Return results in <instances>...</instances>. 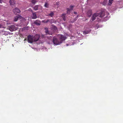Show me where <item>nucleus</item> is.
I'll return each mask as SVG.
<instances>
[{"label": "nucleus", "instance_id": "nucleus-1", "mask_svg": "<svg viewBox=\"0 0 123 123\" xmlns=\"http://www.w3.org/2000/svg\"><path fill=\"white\" fill-rule=\"evenodd\" d=\"M47 38L48 40L49 41L47 42V43L49 44H50L52 43L53 42L54 44L55 45H58L62 43V41H59L55 38H54L51 36H47Z\"/></svg>", "mask_w": 123, "mask_h": 123}, {"label": "nucleus", "instance_id": "nucleus-2", "mask_svg": "<svg viewBox=\"0 0 123 123\" xmlns=\"http://www.w3.org/2000/svg\"><path fill=\"white\" fill-rule=\"evenodd\" d=\"M104 16V13L103 11H101L99 13H94L92 17V19L90 20L91 22H92L95 20L96 19V18L98 16L99 17L102 18Z\"/></svg>", "mask_w": 123, "mask_h": 123}, {"label": "nucleus", "instance_id": "nucleus-3", "mask_svg": "<svg viewBox=\"0 0 123 123\" xmlns=\"http://www.w3.org/2000/svg\"><path fill=\"white\" fill-rule=\"evenodd\" d=\"M34 38L32 36L29 35L28 37V40L29 43H32L34 42Z\"/></svg>", "mask_w": 123, "mask_h": 123}, {"label": "nucleus", "instance_id": "nucleus-4", "mask_svg": "<svg viewBox=\"0 0 123 123\" xmlns=\"http://www.w3.org/2000/svg\"><path fill=\"white\" fill-rule=\"evenodd\" d=\"M9 29L11 31H12L17 29V28L14 25L9 27Z\"/></svg>", "mask_w": 123, "mask_h": 123}, {"label": "nucleus", "instance_id": "nucleus-5", "mask_svg": "<svg viewBox=\"0 0 123 123\" xmlns=\"http://www.w3.org/2000/svg\"><path fill=\"white\" fill-rule=\"evenodd\" d=\"M59 40L60 41H62V43L63 41L65 40L66 38V37L63 35H60L59 36Z\"/></svg>", "mask_w": 123, "mask_h": 123}, {"label": "nucleus", "instance_id": "nucleus-6", "mask_svg": "<svg viewBox=\"0 0 123 123\" xmlns=\"http://www.w3.org/2000/svg\"><path fill=\"white\" fill-rule=\"evenodd\" d=\"M13 12L15 14H16L20 12V10L17 8H15V9L13 10Z\"/></svg>", "mask_w": 123, "mask_h": 123}, {"label": "nucleus", "instance_id": "nucleus-7", "mask_svg": "<svg viewBox=\"0 0 123 123\" xmlns=\"http://www.w3.org/2000/svg\"><path fill=\"white\" fill-rule=\"evenodd\" d=\"M39 37V36L38 34H36L34 37H33L34 42L37 41L38 40Z\"/></svg>", "mask_w": 123, "mask_h": 123}, {"label": "nucleus", "instance_id": "nucleus-8", "mask_svg": "<svg viewBox=\"0 0 123 123\" xmlns=\"http://www.w3.org/2000/svg\"><path fill=\"white\" fill-rule=\"evenodd\" d=\"M9 2L10 5L12 6H15V0H9Z\"/></svg>", "mask_w": 123, "mask_h": 123}, {"label": "nucleus", "instance_id": "nucleus-9", "mask_svg": "<svg viewBox=\"0 0 123 123\" xmlns=\"http://www.w3.org/2000/svg\"><path fill=\"white\" fill-rule=\"evenodd\" d=\"M42 22L44 23H47L48 22H49L50 23H52V20L50 19H48L46 20H43L42 21Z\"/></svg>", "mask_w": 123, "mask_h": 123}, {"label": "nucleus", "instance_id": "nucleus-10", "mask_svg": "<svg viewBox=\"0 0 123 123\" xmlns=\"http://www.w3.org/2000/svg\"><path fill=\"white\" fill-rule=\"evenodd\" d=\"M34 24L37 25H40L41 22L38 20H37L34 22Z\"/></svg>", "mask_w": 123, "mask_h": 123}, {"label": "nucleus", "instance_id": "nucleus-11", "mask_svg": "<svg viewBox=\"0 0 123 123\" xmlns=\"http://www.w3.org/2000/svg\"><path fill=\"white\" fill-rule=\"evenodd\" d=\"M45 32L46 33V34H49L52 35V33L50 31L48 30L47 29H46V28L45 29Z\"/></svg>", "mask_w": 123, "mask_h": 123}, {"label": "nucleus", "instance_id": "nucleus-12", "mask_svg": "<svg viewBox=\"0 0 123 123\" xmlns=\"http://www.w3.org/2000/svg\"><path fill=\"white\" fill-rule=\"evenodd\" d=\"M32 18L33 19H35L37 18V16L36 13H33Z\"/></svg>", "mask_w": 123, "mask_h": 123}, {"label": "nucleus", "instance_id": "nucleus-13", "mask_svg": "<svg viewBox=\"0 0 123 123\" xmlns=\"http://www.w3.org/2000/svg\"><path fill=\"white\" fill-rule=\"evenodd\" d=\"M91 30H86L83 31V34L84 35H86V34H88L89 32H90Z\"/></svg>", "mask_w": 123, "mask_h": 123}, {"label": "nucleus", "instance_id": "nucleus-14", "mask_svg": "<svg viewBox=\"0 0 123 123\" xmlns=\"http://www.w3.org/2000/svg\"><path fill=\"white\" fill-rule=\"evenodd\" d=\"M87 14L88 16L89 17H90L92 14L91 10H89L88 11V12H87Z\"/></svg>", "mask_w": 123, "mask_h": 123}, {"label": "nucleus", "instance_id": "nucleus-15", "mask_svg": "<svg viewBox=\"0 0 123 123\" xmlns=\"http://www.w3.org/2000/svg\"><path fill=\"white\" fill-rule=\"evenodd\" d=\"M54 13L53 12H51L50 13L48 14L47 15L48 16H50L51 17H52L54 15Z\"/></svg>", "mask_w": 123, "mask_h": 123}, {"label": "nucleus", "instance_id": "nucleus-16", "mask_svg": "<svg viewBox=\"0 0 123 123\" xmlns=\"http://www.w3.org/2000/svg\"><path fill=\"white\" fill-rule=\"evenodd\" d=\"M107 16H105V18H104V19H105L104 21H105L107 20L108 19H109V17L108 16H109V13H107Z\"/></svg>", "mask_w": 123, "mask_h": 123}, {"label": "nucleus", "instance_id": "nucleus-17", "mask_svg": "<svg viewBox=\"0 0 123 123\" xmlns=\"http://www.w3.org/2000/svg\"><path fill=\"white\" fill-rule=\"evenodd\" d=\"M19 17V15H18L14 17V21H17Z\"/></svg>", "mask_w": 123, "mask_h": 123}, {"label": "nucleus", "instance_id": "nucleus-18", "mask_svg": "<svg viewBox=\"0 0 123 123\" xmlns=\"http://www.w3.org/2000/svg\"><path fill=\"white\" fill-rule=\"evenodd\" d=\"M65 15H66L65 14H63L62 15V17L63 20L64 21H65L66 20V18L65 17Z\"/></svg>", "mask_w": 123, "mask_h": 123}, {"label": "nucleus", "instance_id": "nucleus-19", "mask_svg": "<svg viewBox=\"0 0 123 123\" xmlns=\"http://www.w3.org/2000/svg\"><path fill=\"white\" fill-rule=\"evenodd\" d=\"M39 5H36L34 7V9L35 10H38V7L40 6Z\"/></svg>", "mask_w": 123, "mask_h": 123}, {"label": "nucleus", "instance_id": "nucleus-20", "mask_svg": "<svg viewBox=\"0 0 123 123\" xmlns=\"http://www.w3.org/2000/svg\"><path fill=\"white\" fill-rule=\"evenodd\" d=\"M113 0H109V3L108 4L109 5H110L112 3Z\"/></svg>", "mask_w": 123, "mask_h": 123}, {"label": "nucleus", "instance_id": "nucleus-21", "mask_svg": "<svg viewBox=\"0 0 123 123\" xmlns=\"http://www.w3.org/2000/svg\"><path fill=\"white\" fill-rule=\"evenodd\" d=\"M78 16V15L77 16V17H76V18H75L72 21H71V22L72 23H73V22H75L76 20H77V17Z\"/></svg>", "mask_w": 123, "mask_h": 123}, {"label": "nucleus", "instance_id": "nucleus-22", "mask_svg": "<svg viewBox=\"0 0 123 123\" xmlns=\"http://www.w3.org/2000/svg\"><path fill=\"white\" fill-rule=\"evenodd\" d=\"M108 1V0H104V1L103 2V5H105L107 4V3Z\"/></svg>", "mask_w": 123, "mask_h": 123}, {"label": "nucleus", "instance_id": "nucleus-23", "mask_svg": "<svg viewBox=\"0 0 123 123\" xmlns=\"http://www.w3.org/2000/svg\"><path fill=\"white\" fill-rule=\"evenodd\" d=\"M67 13L69 14L70 12V10L69 8H67Z\"/></svg>", "mask_w": 123, "mask_h": 123}, {"label": "nucleus", "instance_id": "nucleus-24", "mask_svg": "<svg viewBox=\"0 0 123 123\" xmlns=\"http://www.w3.org/2000/svg\"><path fill=\"white\" fill-rule=\"evenodd\" d=\"M49 4L48 3H45L44 5V6L48 8V7Z\"/></svg>", "mask_w": 123, "mask_h": 123}, {"label": "nucleus", "instance_id": "nucleus-25", "mask_svg": "<svg viewBox=\"0 0 123 123\" xmlns=\"http://www.w3.org/2000/svg\"><path fill=\"white\" fill-rule=\"evenodd\" d=\"M31 2L33 4H35L36 2V0H31Z\"/></svg>", "mask_w": 123, "mask_h": 123}, {"label": "nucleus", "instance_id": "nucleus-26", "mask_svg": "<svg viewBox=\"0 0 123 123\" xmlns=\"http://www.w3.org/2000/svg\"><path fill=\"white\" fill-rule=\"evenodd\" d=\"M56 4L57 6H59L60 3L59 2H57L56 3Z\"/></svg>", "mask_w": 123, "mask_h": 123}, {"label": "nucleus", "instance_id": "nucleus-27", "mask_svg": "<svg viewBox=\"0 0 123 123\" xmlns=\"http://www.w3.org/2000/svg\"><path fill=\"white\" fill-rule=\"evenodd\" d=\"M3 27V25L1 24H0V28H2Z\"/></svg>", "mask_w": 123, "mask_h": 123}, {"label": "nucleus", "instance_id": "nucleus-28", "mask_svg": "<svg viewBox=\"0 0 123 123\" xmlns=\"http://www.w3.org/2000/svg\"><path fill=\"white\" fill-rule=\"evenodd\" d=\"M2 0H0V3H2Z\"/></svg>", "mask_w": 123, "mask_h": 123}, {"label": "nucleus", "instance_id": "nucleus-29", "mask_svg": "<svg viewBox=\"0 0 123 123\" xmlns=\"http://www.w3.org/2000/svg\"><path fill=\"white\" fill-rule=\"evenodd\" d=\"M74 13L75 14H77V12H74Z\"/></svg>", "mask_w": 123, "mask_h": 123}, {"label": "nucleus", "instance_id": "nucleus-30", "mask_svg": "<svg viewBox=\"0 0 123 123\" xmlns=\"http://www.w3.org/2000/svg\"><path fill=\"white\" fill-rule=\"evenodd\" d=\"M29 9V10H31V11L32 12V10H31L30 9Z\"/></svg>", "mask_w": 123, "mask_h": 123}, {"label": "nucleus", "instance_id": "nucleus-31", "mask_svg": "<svg viewBox=\"0 0 123 123\" xmlns=\"http://www.w3.org/2000/svg\"><path fill=\"white\" fill-rule=\"evenodd\" d=\"M72 7H73V6H70V7L71 8H72Z\"/></svg>", "mask_w": 123, "mask_h": 123}, {"label": "nucleus", "instance_id": "nucleus-32", "mask_svg": "<svg viewBox=\"0 0 123 123\" xmlns=\"http://www.w3.org/2000/svg\"><path fill=\"white\" fill-rule=\"evenodd\" d=\"M12 46H13V44H12Z\"/></svg>", "mask_w": 123, "mask_h": 123}, {"label": "nucleus", "instance_id": "nucleus-33", "mask_svg": "<svg viewBox=\"0 0 123 123\" xmlns=\"http://www.w3.org/2000/svg\"><path fill=\"white\" fill-rule=\"evenodd\" d=\"M68 44H67V46H68Z\"/></svg>", "mask_w": 123, "mask_h": 123}]
</instances>
